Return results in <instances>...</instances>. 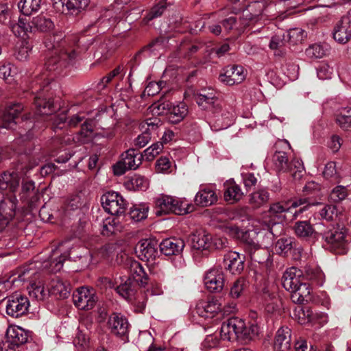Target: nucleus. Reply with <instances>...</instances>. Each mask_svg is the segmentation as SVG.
<instances>
[{"label":"nucleus","instance_id":"obj_11","mask_svg":"<svg viewBox=\"0 0 351 351\" xmlns=\"http://www.w3.org/2000/svg\"><path fill=\"white\" fill-rule=\"evenodd\" d=\"M73 300L76 307L84 311L92 309L97 300L93 291L86 287H81L74 292Z\"/></svg>","mask_w":351,"mask_h":351},{"label":"nucleus","instance_id":"obj_15","mask_svg":"<svg viewBox=\"0 0 351 351\" xmlns=\"http://www.w3.org/2000/svg\"><path fill=\"white\" fill-rule=\"evenodd\" d=\"M90 3V0H60L55 8L66 14L77 15L84 10Z\"/></svg>","mask_w":351,"mask_h":351},{"label":"nucleus","instance_id":"obj_52","mask_svg":"<svg viewBox=\"0 0 351 351\" xmlns=\"http://www.w3.org/2000/svg\"><path fill=\"white\" fill-rule=\"evenodd\" d=\"M319 217L326 221H332L337 216V208L335 205L325 204L318 211Z\"/></svg>","mask_w":351,"mask_h":351},{"label":"nucleus","instance_id":"obj_12","mask_svg":"<svg viewBox=\"0 0 351 351\" xmlns=\"http://www.w3.org/2000/svg\"><path fill=\"white\" fill-rule=\"evenodd\" d=\"M206 288L210 292H220L224 286V274L222 268L209 269L204 278Z\"/></svg>","mask_w":351,"mask_h":351},{"label":"nucleus","instance_id":"obj_34","mask_svg":"<svg viewBox=\"0 0 351 351\" xmlns=\"http://www.w3.org/2000/svg\"><path fill=\"white\" fill-rule=\"evenodd\" d=\"M217 201V195L215 191L208 188L200 189L195 197V204L203 207L211 206Z\"/></svg>","mask_w":351,"mask_h":351},{"label":"nucleus","instance_id":"obj_20","mask_svg":"<svg viewBox=\"0 0 351 351\" xmlns=\"http://www.w3.org/2000/svg\"><path fill=\"white\" fill-rule=\"evenodd\" d=\"M244 69L241 66L232 65L226 68L224 73L220 74L219 80L229 86L239 84L245 79Z\"/></svg>","mask_w":351,"mask_h":351},{"label":"nucleus","instance_id":"obj_58","mask_svg":"<svg viewBox=\"0 0 351 351\" xmlns=\"http://www.w3.org/2000/svg\"><path fill=\"white\" fill-rule=\"evenodd\" d=\"M130 302L134 305L136 312L143 313L145 308L146 298L143 293H138Z\"/></svg>","mask_w":351,"mask_h":351},{"label":"nucleus","instance_id":"obj_44","mask_svg":"<svg viewBox=\"0 0 351 351\" xmlns=\"http://www.w3.org/2000/svg\"><path fill=\"white\" fill-rule=\"evenodd\" d=\"M121 228L117 219L108 217L103 221L101 233L105 236H110L121 231Z\"/></svg>","mask_w":351,"mask_h":351},{"label":"nucleus","instance_id":"obj_19","mask_svg":"<svg viewBox=\"0 0 351 351\" xmlns=\"http://www.w3.org/2000/svg\"><path fill=\"white\" fill-rule=\"evenodd\" d=\"M143 155H126L122 160L113 165V172L116 176H121L128 170L136 169L142 163Z\"/></svg>","mask_w":351,"mask_h":351},{"label":"nucleus","instance_id":"obj_1","mask_svg":"<svg viewBox=\"0 0 351 351\" xmlns=\"http://www.w3.org/2000/svg\"><path fill=\"white\" fill-rule=\"evenodd\" d=\"M62 35L50 36L45 42L48 50H51V54L48 58L45 65L49 71H55L60 67H66L73 64L77 54L75 49L67 47L64 42H60Z\"/></svg>","mask_w":351,"mask_h":351},{"label":"nucleus","instance_id":"obj_3","mask_svg":"<svg viewBox=\"0 0 351 351\" xmlns=\"http://www.w3.org/2000/svg\"><path fill=\"white\" fill-rule=\"evenodd\" d=\"M300 271L295 267L287 269L282 278L283 287L291 292L294 302L302 303L311 293L308 285L300 282Z\"/></svg>","mask_w":351,"mask_h":351},{"label":"nucleus","instance_id":"obj_21","mask_svg":"<svg viewBox=\"0 0 351 351\" xmlns=\"http://www.w3.org/2000/svg\"><path fill=\"white\" fill-rule=\"evenodd\" d=\"M23 109V105L19 103L9 106L0 117V128L14 129L16 125L15 119Z\"/></svg>","mask_w":351,"mask_h":351},{"label":"nucleus","instance_id":"obj_24","mask_svg":"<svg viewBox=\"0 0 351 351\" xmlns=\"http://www.w3.org/2000/svg\"><path fill=\"white\" fill-rule=\"evenodd\" d=\"M220 311L221 304L214 299L208 301H199L195 307L196 313L204 318L213 317Z\"/></svg>","mask_w":351,"mask_h":351},{"label":"nucleus","instance_id":"obj_2","mask_svg":"<svg viewBox=\"0 0 351 351\" xmlns=\"http://www.w3.org/2000/svg\"><path fill=\"white\" fill-rule=\"evenodd\" d=\"M194 206L186 199L160 194L154 199V211L157 216L169 214L184 215L193 212Z\"/></svg>","mask_w":351,"mask_h":351},{"label":"nucleus","instance_id":"obj_63","mask_svg":"<svg viewBox=\"0 0 351 351\" xmlns=\"http://www.w3.org/2000/svg\"><path fill=\"white\" fill-rule=\"evenodd\" d=\"M333 73V68L328 64H322L317 69V76L321 80L329 79Z\"/></svg>","mask_w":351,"mask_h":351},{"label":"nucleus","instance_id":"obj_43","mask_svg":"<svg viewBox=\"0 0 351 351\" xmlns=\"http://www.w3.org/2000/svg\"><path fill=\"white\" fill-rule=\"evenodd\" d=\"M41 4V0H20L18 8L20 11L26 16H29L37 12Z\"/></svg>","mask_w":351,"mask_h":351},{"label":"nucleus","instance_id":"obj_40","mask_svg":"<svg viewBox=\"0 0 351 351\" xmlns=\"http://www.w3.org/2000/svg\"><path fill=\"white\" fill-rule=\"evenodd\" d=\"M259 332L260 328L255 321L249 323L247 326H246L243 321V328L241 330L239 339L246 343L256 338L259 335Z\"/></svg>","mask_w":351,"mask_h":351},{"label":"nucleus","instance_id":"obj_25","mask_svg":"<svg viewBox=\"0 0 351 351\" xmlns=\"http://www.w3.org/2000/svg\"><path fill=\"white\" fill-rule=\"evenodd\" d=\"M334 39L341 44L348 43L351 38V28L348 18L343 17L335 27L333 31Z\"/></svg>","mask_w":351,"mask_h":351},{"label":"nucleus","instance_id":"obj_36","mask_svg":"<svg viewBox=\"0 0 351 351\" xmlns=\"http://www.w3.org/2000/svg\"><path fill=\"white\" fill-rule=\"evenodd\" d=\"M32 32H46L53 29L54 24L51 19L40 14L34 17L31 21Z\"/></svg>","mask_w":351,"mask_h":351},{"label":"nucleus","instance_id":"obj_60","mask_svg":"<svg viewBox=\"0 0 351 351\" xmlns=\"http://www.w3.org/2000/svg\"><path fill=\"white\" fill-rule=\"evenodd\" d=\"M171 167V162L167 156H161L156 162V169L158 172H167Z\"/></svg>","mask_w":351,"mask_h":351},{"label":"nucleus","instance_id":"obj_55","mask_svg":"<svg viewBox=\"0 0 351 351\" xmlns=\"http://www.w3.org/2000/svg\"><path fill=\"white\" fill-rule=\"evenodd\" d=\"M292 248V239L291 238H281L278 240L275 250L278 254H286Z\"/></svg>","mask_w":351,"mask_h":351},{"label":"nucleus","instance_id":"obj_50","mask_svg":"<svg viewBox=\"0 0 351 351\" xmlns=\"http://www.w3.org/2000/svg\"><path fill=\"white\" fill-rule=\"evenodd\" d=\"M306 56L311 59L322 58L326 54V49L320 44H313L305 51Z\"/></svg>","mask_w":351,"mask_h":351},{"label":"nucleus","instance_id":"obj_4","mask_svg":"<svg viewBox=\"0 0 351 351\" xmlns=\"http://www.w3.org/2000/svg\"><path fill=\"white\" fill-rule=\"evenodd\" d=\"M323 239L327 249L337 254L346 252V234L343 229L332 227L323 233Z\"/></svg>","mask_w":351,"mask_h":351},{"label":"nucleus","instance_id":"obj_37","mask_svg":"<svg viewBox=\"0 0 351 351\" xmlns=\"http://www.w3.org/2000/svg\"><path fill=\"white\" fill-rule=\"evenodd\" d=\"M70 285L63 282L61 279L55 278L51 280L49 293L60 298H66L70 293Z\"/></svg>","mask_w":351,"mask_h":351},{"label":"nucleus","instance_id":"obj_56","mask_svg":"<svg viewBox=\"0 0 351 351\" xmlns=\"http://www.w3.org/2000/svg\"><path fill=\"white\" fill-rule=\"evenodd\" d=\"M306 277L312 281L315 282L318 285H322L324 275L318 268H308L306 271Z\"/></svg>","mask_w":351,"mask_h":351},{"label":"nucleus","instance_id":"obj_8","mask_svg":"<svg viewBox=\"0 0 351 351\" xmlns=\"http://www.w3.org/2000/svg\"><path fill=\"white\" fill-rule=\"evenodd\" d=\"M104 208L112 215H120L125 211V202L120 194L110 191L101 197Z\"/></svg>","mask_w":351,"mask_h":351},{"label":"nucleus","instance_id":"obj_22","mask_svg":"<svg viewBox=\"0 0 351 351\" xmlns=\"http://www.w3.org/2000/svg\"><path fill=\"white\" fill-rule=\"evenodd\" d=\"M245 256L237 252H229L224 256L226 268L232 274H240L244 269Z\"/></svg>","mask_w":351,"mask_h":351},{"label":"nucleus","instance_id":"obj_14","mask_svg":"<svg viewBox=\"0 0 351 351\" xmlns=\"http://www.w3.org/2000/svg\"><path fill=\"white\" fill-rule=\"evenodd\" d=\"M243 328V320L238 317H232L221 325V338L228 341L239 339V334Z\"/></svg>","mask_w":351,"mask_h":351},{"label":"nucleus","instance_id":"obj_59","mask_svg":"<svg viewBox=\"0 0 351 351\" xmlns=\"http://www.w3.org/2000/svg\"><path fill=\"white\" fill-rule=\"evenodd\" d=\"M324 176L327 178H334L336 181H339V176L336 169V164L334 162H328L323 171Z\"/></svg>","mask_w":351,"mask_h":351},{"label":"nucleus","instance_id":"obj_41","mask_svg":"<svg viewBox=\"0 0 351 351\" xmlns=\"http://www.w3.org/2000/svg\"><path fill=\"white\" fill-rule=\"evenodd\" d=\"M270 194L266 189H260L250 195L249 203L254 208H260L267 204Z\"/></svg>","mask_w":351,"mask_h":351},{"label":"nucleus","instance_id":"obj_57","mask_svg":"<svg viewBox=\"0 0 351 351\" xmlns=\"http://www.w3.org/2000/svg\"><path fill=\"white\" fill-rule=\"evenodd\" d=\"M348 196V191L345 186H337L330 193V198L333 202H340Z\"/></svg>","mask_w":351,"mask_h":351},{"label":"nucleus","instance_id":"obj_28","mask_svg":"<svg viewBox=\"0 0 351 351\" xmlns=\"http://www.w3.org/2000/svg\"><path fill=\"white\" fill-rule=\"evenodd\" d=\"M212 235L205 230H199L191 235V244L193 249L205 250L211 248Z\"/></svg>","mask_w":351,"mask_h":351},{"label":"nucleus","instance_id":"obj_23","mask_svg":"<svg viewBox=\"0 0 351 351\" xmlns=\"http://www.w3.org/2000/svg\"><path fill=\"white\" fill-rule=\"evenodd\" d=\"M213 112L215 114V124L213 127L215 130L226 129L233 123L232 112L223 109L220 103L219 108H216Z\"/></svg>","mask_w":351,"mask_h":351},{"label":"nucleus","instance_id":"obj_26","mask_svg":"<svg viewBox=\"0 0 351 351\" xmlns=\"http://www.w3.org/2000/svg\"><path fill=\"white\" fill-rule=\"evenodd\" d=\"M291 332L288 327H281L277 330L274 343L276 351H289L291 347Z\"/></svg>","mask_w":351,"mask_h":351},{"label":"nucleus","instance_id":"obj_61","mask_svg":"<svg viewBox=\"0 0 351 351\" xmlns=\"http://www.w3.org/2000/svg\"><path fill=\"white\" fill-rule=\"evenodd\" d=\"M29 47L27 44L25 42H22L20 46L16 47L15 56L16 58L21 60H25L29 57Z\"/></svg>","mask_w":351,"mask_h":351},{"label":"nucleus","instance_id":"obj_48","mask_svg":"<svg viewBox=\"0 0 351 351\" xmlns=\"http://www.w3.org/2000/svg\"><path fill=\"white\" fill-rule=\"evenodd\" d=\"M249 255L252 261L260 264L267 263L269 257V253L267 249L256 247L250 250Z\"/></svg>","mask_w":351,"mask_h":351},{"label":"nucleus","instance_id":"obj_51","mask_svg":"<svg viewBox=\"0 0 351 351\" xmlns=\"http://www.w3.org/2000/svg\"><path fill=\"white\" fill-rule=\"evenodd\" d=\"M273 161L275 168L277 171L291 170L292 162H289V159L286 155H273Z\"/></svg>","mask_w":351,"mask_h":351},{"label":"nucleus","instance_id":"obj_16","mask_svg":"<svg viewBox=\"0 0 351 351\" xmlns=\"http://www.w3.org/2000/svg\"><path fill=\"white\" fill-rule=\"evenodd\" d=\"M107 326L112 334L118 337H125L129 332L127 319L119 313H112L109 317Z\"/></svg>","mask_w":351,"mask_h":351},{"label":"nucleus","instance_id":"obj_49","mask_svg":"<svg viewBox=\"0 0 351 351\" xmlns=\"http://www.w3.org/2000/svg\"><path fill=\"white\" fill-rule=\"evenodd\" d=\"M248 282L244 278L236 280L230 287V295L232 298L241 297L247 287Z\"/></svg>","mask_w":351,"mask_h":351},{"label":"nucleus","instance_id":"obj_10","mask_svg":"<svg viewBox=\"0 0 351 351\" xmlns=\"http://www.w3.org/2000/svg\"><path fill=\"white\" fill-rule=\"evenodd\" d=\"M289 202H275L270 205L265 213V221L272 226L281 223L286 220L285 213L290 212Z\"/></svg>","mask_w":351,"mask_h":351},{"label":"nucleus","instance_id":"obj_13","mask_svg":"<svg viewBox=\"0 0 351 351\" xmlns=\"http://www.w3.org/2000/svg\"><path fill=\"white\" fill-rule=\"evenodd\" d=\"M158 242L152 239H141L135 247V252L142 261H153L158 255Z\"/></svg>","mask_w":351,"mask_h":351},{"label":"nucleus","instance_id":"obj_62","mask_svg":"<svg viewBox=\"0 0 351 351\" xmlns=\"http://www.w3.org/2000/svg\"><path fill=\"white\" fill-rule=\"evenodd\" d=\"M223 231L233 238H239L242 233L241 230L236 226L229 223H225L221 226Z\"/></svg>","mask_w":351,"mask_h":351},{"label":"nucleus","instance_id":"obj_47","mask_svg":"<svg viewBox=\"0 0 351 351\" xmlns=\"http://www.w3.org/2000/svg\"><path fill=\"white\" fill-rule=\"evenodd\" d=\"M17 73L16 67L10 62L0 63V77L8 83H12L14 80V76Z\"/></svg>","mask_w":351,"mask_h":351},{"label":"nucleus","instance_id":"obj_9","mask_svg":"<svg viewBox=\"0 0 351 351\" xmlns=\"http://www.w3.org/2000/svg\"><path fill=\"white\" fill-rule=\"evenodd\" d=\"M29 306L28 298L20 293H16L8 298L6 313L11 317H19L27 312Z\"/></svg>","mask_w":351,"mask_h":351},{"label":"nucleus","instance_id":"obj_27","mask_svg":"<svg viewBox=\"0 0 351 351\" xmlns=\"http://www.w3.org/2000/svg\"><path fill=\"white\" fill-rule=\"evenodd\" d=\"M184 241L181 239L169 238L160 244V252L166 256L176 255L181 253L184 247Z\"/></svg>","mask_w":351,"mask_h":351},{"label":"nucleus","instance_id":"obj_30","mask_svg":"<svg viewBox=\"0 0 351 351\" xmlns=\"http://www.w3.org/2000/svg\"><path fill=\"white\" fill-rule=\"evenodd\" d=\"M224 199L230 204H234L240 201L243 197V193L239 185L234 181H227L224 184Z\"/></svg>","mask_w":351,"mask_h":351},{"label":"nucleus","instance_id":"obj_46","mask_svg":"<svg viewBox=\"0 0 351 351\" xmlns=\"http://www.w3.org/2000/svg\"><path fill=\"white\" fill-rule=\"evenodd\" d=\"M148 180L140 175H135L125 182V186L130 190H146L148 187Z\"/></svg>","mask_w":351,"mask_h":351},{"label":"nucleus","instance_id":"obj_18","mask_svg":"<svg viewBox=\"0 0 351 351\" xmlns=\"http://www.w3.org/2000/svg\"><path fill=\"white\" fill-rule=\"evenodd\" d=\"M49 83L43 86V88L35 97V105L38 112L43 115H48L53 113L57 108L51 97H45V92L48 91Z\"/></svg>","mask_w":351,"mask_h":351},{"label":"nucleus","instance_id":"obj_6","mask_svg":"<svg viewBox=\"0 0 351 351\" xmlns=\"http://www.w3.org/2000/svg\"><path fill=\"white\" fill-rule=\"evenodd\" d=\"M160 113H167L169 121L172 123H178L188 114V106L183 102L173 104L169 101H165L158 104L157 106Z\"/></svg>","mask_w":351,"mask_h":351},{"label":"nucleus","instance_id":"obj_64","mask_svg":"<svg viewBox=\"0 0 351 351\" xmlns=\"http://www.w3.org/2000/svg\"><path fill=\"white\" fill-rule=\"evenodd\" d=\"M241 177L243 180V184L245 187L247 189H250L252 187L254 186L257 183V178L255 177L254 174L252 173L247 172L242 173Z\"/></svg>","mask_w":351,"mask_h":351},{"label":"nucleus","instance_id":"obj_32","mask_svg":"<svg viewBox=\"0 0 351 351\" xmlns=\"http://www.w3.org/2000/svg\"><path fill=\"white\" fill-rule=\"evenodd\" d=\"M27 289L30 298L38 301L43 300L49 293L48 291L45 290L43 282L37 280L36 276L34 280H30Z\"/></svg>","mask_w":351,"mask_h":351},{"label":"nucleus","instance_id":"obj_31","mask_svg":"<svg viewBox=\"0 0 351 351\" xmlns=\"http://www.w3.org/2000/svg\"><path fill=\"white\" fill-rule=\"evenodd\" d=\"M128 265H129L132 280L136 283H140L143 286L147 285L148 280L147 275L140 263L136 261L129 260Z\"/></svg>","mask_w":351,"mask_h":351},{"label":"nucleus","instance_id":"obj_7","mask_svg":"<svg viewBox=\"0 0 351 351\" xmlns=\"http://www.w3.org/2000/svg\"><path fill=\"white\" fill-rule=\"evenodd\" d=\"M161 124V121L156 117L148 119L141 123L139 126L141 134L135 138L134 143L135 147H132L130 150L134 152L136 149L145 146L151 138V133L156 131ZM129 152L130 149H128L125 154H128Z\"/></svg>","mask_w":351,"mask_h":351},{"label":"nucleus","instance_id":"obj_45","mask_svg":"<svg viewBox=\"0 0 351 351\" xmlns=\"http://www.w3.org/2000/svg\"><path fill=\"white\" fill-rule=\"evenodd\" d=\"M267 230H263L257 232V241L260 243V247L267 249L273 243L274 234L272 231V227L267 225Z\"/></svg>","mask_w":351,"mask_h":351},{"label":"nucleus","instance_id":"obj_42","mask_svg":"<svg viewBox=\"0 0 351 351\" xmlns=\"http://www.w3.org/2000/svg\"><path fill=\"white\" fill-rule=\"evenodd\" d=\"M82 327V325L79 327L73 343L78 351H87L90 348L89 335L87 330H84Z\"/></svg>","mask_w":351,"mask_h":351},{"label":"nucleus","instance_id":"obj_38","mask_svg":"<svg viewBox=\"0 0 351 351\" xmlns=\"http://www.w3.org/2000/svg\"><path fill=\"white\" fill-rule=\"evenodd\" d=\"M10 27L17 37H23L28 32H33L31 23L25 17H19L17 22H12Z\"/></svg>","mask_w":351,"mask_h":351},{"label":"nucleus","instance_id":"obj_53","mask_svg":"<svg viewBox=\"0 0 351 351\" xmlns=\"http://www.w3.org/2000/svg\"><path fill=\"white\" fill-rule=\"evenodd\" d=\"M337 123L344 130L351 129V109L345 110L337 116Z\"/></svg>","mask_w":351,"mask_h":351},{"label":"nucleus","instance_id":"obj_5","mask_svg":"<svg viewBox=\"0 0 351 351\" xmlns=\"http://www.w3.org/2000/svg\"><path fill=\"white\" fill-rule=\"evenodd\" d=\"M28 332L18 326H10L6 331V340L0 345L1 351H16L27 341Z\"/></svg>","mask_w":351,"mask_h":351},{"label":"nucleus","instance_id":"obj_33","mask_svg":"<svg viewBox=\"0 0 351 351\" xmlns=\"http://www.w3.org/2000/svg\"><path fill=\"white\" fill-rule=\"evenodd\" d=\"M20 182V178L16 173L4 172L0 175V189L10 190L11 192H15Z\"/></svg>","mask_w":351,"mask_h":351},{"label":"nucleus","instance_id":"obj_35","mask_svg":"<svg viewBox=\"0 0 351 351\" xmlns=\"http://www.w3.org/2000/svg\"><path fill=\"white\" fill-rule=\"evenodd\" d=\"M136 285L137 283L134 282L130 277H128L123 283L116 288V290L122 298L132 302L136 295Z\"/></svg>","mask_w":351,"mask_h":351},{"label":"nucleus","instance_id":"obj_39","mask_svg":"<svg viewBox=\"0 0 351 351\" xmlns=\"http://www.w3.org/2000/svg\"><path fill=\"white\" fill-rule=\"evenodd\" d=\"M294 232L297 237L302 239L312 237L315 230L308 221H298L293 226Z\"/></svg>","mask_w":351,"mask_h":351},{"label":"nucleus","instance_id":"obj_54","mask_svg":"<svg viewBox=\"0 0 351 351\" xmlns=\"http://www.w3.org/2000/svg\"><path fill=\"white\" fill-rule=\"evenodd\" d=\"M148 208L145 206L138 205L134 206L130 208L129 215L132 219L135 221H139L147 217Z\"/></svg>","mask_w":351,"mask_h":351},{"label":"nucleus","instance_id":"obj_29","mask_svg":"<svg viewBox=\"0 0 351 351\" xmlns=\"http://www.w3.org/2000/svg\"><path fill=\"white\" fill-rule=\"evenodd\" d=\"M95 122L93 120H86L82 125L81 130L72 137V141L75 144H84L90 142L94 135L93 128Z\"/></svg>","mask_w":351,"mask_h":351},{"label":"nucleus","instance_id":"obj_17","mask_svg":"<svg viewBox=\"0 0 351 351\" xmlns=\"http://www.w3.org/2000/svg\"><path fill=\"white\" fill-rule=\"evenodd\" d=\"M195 100L202 109L212 111L219 108L220 103L217 93L212 89L202 90L199 93H197L195 95Z\"/></svg>","mask_w":351,"mask_h":351}]
</instances>
